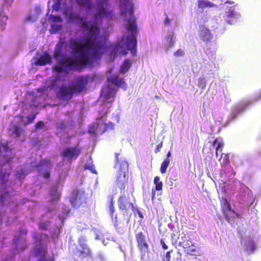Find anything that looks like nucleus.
<instances>
[{"mask_svg": "<svg viewBox=\"0 0 261 261\" xmlns=\"http://www.w3.org/2000/svg\"><path fill=\"white\" fill-rule=\"evenodd\" d=\"M115 15L113 10H108L99 6L94 14V20L88 22L84 20L81 27L88 31L87 35L82 39H71L69 47L72 53L76 56L75 58L64 56L59 60L53 69L57 72H66L68 69L77 70L90 66L93 62H99L106 46L100 41H96L100 34L99 27L102 18L112 20Z\"/></svg>", "mask_w": 261, "mask_h": 261, "instance_id": "1", "label": "nucleus"}, {"mask_svg": "<svg viewBox=\"0 0 261 261\" xmlns=\"http://www.w3.org/2000/svg\"><path fill=\"white\" fill-rule=\"evenodd\" d=\"M119 10L120 15L124 17L127 22V29L132 33L126 38L127 49L130 51L133 56H136L137 41V26L136 19L134 14V4L132 0H120Z\"/></svg>", "mask_w": 261, "mask_h": 261, "instance_id": "2", "label": "nucleus"}, {"mask_svg": "<svg viewBox=\"0 0 261 261\" xmlns=\"http://www.w3.org/2000/svg\"><path fill=\"white\" fill-rule=\"evenodd\" d=\"M120 153H115V166L119 167L116 180V185L120 190L121 193L124 192L126 185L128 182V178L126 173L128 168V163L125 159L119 158Z\"/></svg>", "mask_w": 261, "mask_h": 261, "instance_id": "3", "label": "nucleus"}, {"mask_svg": "<svg viewBox=\"0 0 261 261\" xmlns=\"http://www.w3.org/2000/svg\"><path fill=\"white\" fill-rule=\"evenodd\" d=\"M52 166V163L49 160L44 159L40 161L39 163H36L35 161L31 162L32 169L30 170L26 169L25 168H22L21 169V173L18 172L15 174L16 176L18 179H21L30 172L33 168H36L38 172H41L44 171L42 173V176L45 179H48L50 177V171Z\"/></svg>", "mask_w": 261, "mask_h": 261, "instance_id": "4", "label": "nucleus"}, {"mask_svg": "<svg viewBox=\"0 0 261 261\" xmlns=\"http://www.w3.org/2000/svg\"><path fill=\"white\" fill-rule=\"evenodd\" d=\"M136 200L133 194H126L125 192L121 193L118 198V206L124 217L132 216L129 210H134Z\"/></svg>", "mask_w": 261, "mask_h": 261, "instance_id": "5", "label": "nucleus"}, {"mask_svg": "<svg viewBox=\"0 0 261 261\" xmlns=\"http://www.w3.org/2000/svg\"><path fill=\"white\" fill-rule=\"evenodd\" d=\"M70 202L74 208L84 207L87 203L85 192L77 188L74 189L70 199Z\"/></svg>", "mask_w": 261, "mask_h": 261, "instance_id": "6", "label": "nucleus"}, {"mask_svg": "<svg viewBox=\"0 0 261 261\" xmlns=\"http://www.w3.org/2000/svg\"><path fill=\"white\" fill-rule=\"evenodd\" d=\"M81 152V150L79 147L67 146L63 148L61 152V155L68 162L71 163L73 160L77 159Z\"/></svg>", "mask_w": 261, "mask_h": 261, "instance_id": "7", "label": "nucleus"}, {"mask_svg": "<svg viewBox=\"0 0 261 261\" xmlns=\"http://www.w3.org/2000/svg\"><path fill=\"white\" fill-rule=\"evenodd\" d=\"M47 253V245L45 243H39L34 249V255L41 256L38 261H54V257L47 258L45 257Z\"/></svg>", "mask_w": 261, "mask_h": 261, "instance_id": "8", "label": "nucleus"}, {"mask_svg": "<svg viewBox=\"0 0 261 261\" xmlns=\"http://www.w3.org/2000/svg\"><path fill=\"white\" fill-rule=\"evenodd\" d=\"M106 119H103L102 118L97 119V126L96 130L97 133L102 134L106 132L113 130L114 129V123L112 122L108 123H105L104 121Z\"/></svg>", "mask_w": 261, "mask_h": 261, "instance_id": "9", "label": "nucleus"}, {"mask_svg": "<svg viewBox=\"0 0 261 261\" xmlns=\"http://www.w3.org/2000/svg\"><path fill=\"white\" fill-rule=\"evenodd\" d=\"M135 236L138 246L141 250H147L149 245L146 241L145 236L142 231L135 230Z\"/></svg>", "mask_w": 261, "mask_h": 261, "instance_id": "10", "label": "nucleus"}, {"mask_svg": "<svg viewBox=\"0 0 261 261\" xmlns=\"http://www.w3.org/2000/svg\"><path fill=\"white\" fill-rule=\"evenodd\" d=\"M74 92L72 87L62 86L59 90V97L63 100H69L72 98Z\"/></svg>", "mask_w": 261, "mask_h": 261, "instance_id": "11", "label": "nucleus"}, {"mask_svg": "<svg viewBox=\"0 0 261 261\" xmlns=\"http://www.w3.org/2000/svg\"><path fill=\"white\" fill-rule=\"evenodd\" d=\"M221 207L224 218L228 222L230 223V217H233V215L230 216L229 214V212L232 210L230 202L226 198H222L221 201Z\"/></svg>", "mask_w": 261, "mask_h": 261, "instance_id": "12", "label": "nucleus"}, {"mask_svg": "<svg viewBox=\"0 0 261 261\" xmlns=\"http://www.w3.org/2000/svg\"><path fill=\"white\" fill-rule=\"evenodd\" d=\"M10 152L11 149L9 147L7 143H0V154L4 156L6 163L10 164V160L11 159H15V160L17 162L18 159L16 158H14V156L8 158V155L9 154L5 153H10Z\"/></svg>", "mask_w": 261, "mask_h": 261, "instance_id": "13", "label": "nucleus"}, {"mask_svg": "<svg viewBox=\"0 0 261 261\" xmlns=\"http://www.w3.org/2000/svg\"><path fill=\"white\" fill-rule=\"evenodd\" d=\"M116 90L112 86L106 85L102 87L101 91V96L105 99L113 98L116 93Z\"/></svg>", "mask_w": 261, "mask_h": 261, "instance_id": "14", "label": "nucleus"}, {"mask_svg": "<svg viewBox=\"0 0 261 261\" xmlns=\"http://www.w3.org/2000/svg\"><path fill=\"white\" fill-rule=\"evenodd\" d=\"M88 84V80L86 77L80 76L77 79L73 87H72L74 92L79 93L84 90Z\"/></svg>", "mask_w": 261, "mask_h": 261, "instance_id": "15", "label": "nucleus"}, {"mask_svg": "<svg viewBox=\"0 0 261 261\" xmlns=\"http://www.w3.org/2000/svg\"><path fill=\"white\" fill-rule=\"evenodd\" d=\"M87 239L85 237L82 236L79 238V244L82 250L79 252L81 254L85 255L86 256H91L92 254L90 249L86 244Z\"/></svg>", "mask_w": 261, "mask_h": 261, "instance_id": "16", "label": "nucleus"}, {"mask_svg": "<svg viewBox=\"0 0 261 261\" xmlns=\"http://www.w3.org/2000/svg\"><path fill=\"white\" fill-rule=\"evenodd\" d=\"M51 63V58L50 55L45 51L42 55L37 59L35 62V64L38 66H43Z\"/></svg>", "mask_w": 261, "mask_h": 261, "instance_id": "17", "label": "nucleus"}, {"mask_svg": "<svg viewBox=\"0 0 261 261\" xmlns=\"http://www.w3.org/2000/svg\"><path fill=\"white\" fill-rule=\"evenodd\" d=\"M9 130L11 136L14 138L19 137L24 132V130L21 128L19 125L14 124H12L10 126Z\"/></svg>", "mask_w": 261, "mask_h": 261, "instance_id": "18", "label": "nucleus"}, {"mask_svg": "<svg viewBox=\"0 0 261 261\" xmlns=\"http://www.w3.org/2000/svg\"><path fill=\"white\" fill-rule=\"evenodd\" d=\"M64 14L68 22L79 23L80 21H82V24L84 20L86 21L85 18L80 17L77 13H73L68 14L67 12H65Z\"/></svg>", "mask_w": 261, "mask_h": 261, "instance_id": "19", "label": "nucleus"}, {"mask_svg": "<svg viewBox=\"0 0 261 261\" xmlns=\"http://www.w3.org/2000/svg\"><path fill=\"white\" fill-rule=\"evenodd\" d=\"M199 36L200 39L206 43L211 42L213 37L211 31L205 28H203L201 30L199 33Z\"/></svg>", "mask_w": 261, "mask_h": 261, "instance_id": "20", "label": "nucleus"}, {"mask_svg": "<svg viewBox=\"0 0 261 261\" xmlns=\"http://www.w3.org/2000/svg\"><path fill=\"white\" fill-rule=\"evenodd\" d=\"M58 185L56 184L51 186L50 196H51L50 201L56 202L60 199L61 196V192L59 191Z\"/></svg>", "mask_w": 261, "mask_h": 261, "instance_id": "21", "label": "nucleus"}, {"mask_svg": "<svg viewBox=\"0 0 261 261\" xmlns=\"http://www.w3.org/2000/svg\"><path fill=\"white\" fill-rule=\"evenodd\" d=\"M184 252L186 254L191 256L200 255V248L196 245V243L193 244L190 246L188 248L186 249Z\"/></svg>", "mask_w": 261, "mask_h": 261, "instance_id": "22", "label": "nucleus"}, {"mask_svg": "<svg viewBox=\"0 0 261 261\" xmlns=\"http://www.w3.org/2000/svg\"><path fill=\"white\" fill-rule=\"evenodd\" d=\"M181 239V240L179 242V246H181L184 248V250L195 243L192 241V240L190 237H187L186 235L182 237Z\"/></svg>", "mask_w": 261, "mask_h": 261, "instance_id": "23", "label": "nucleus"}, {"mask_svg": "<svg viewBox=\"0 0 261 261\" xmlns=\"http://www.w3.org/2000/svg\"><path fill=\"white\" fill-rule=\"evenodd\" d=\"M108 81L117 86H122L125 85V83L123 79L119 77L118 75H113L108 78Z\"/></svg>", "mask_w": 261, "mask_h": 261, "instance_id": "24", "label": "nucleus"}, {"mask_svg": "<svg viewBox=\"0 0 261 261\" xmlns=\"http://www.w3.org/2000/svg\"><path fill=\"white\" fill-rule=\"evenodd\" d=\"M64 44V41L61 40L57 43L54 53V57L55 59H58L61 56Z\"/></svg>", "mask_w": 261, "mask_h": 261, "instance_id": "25", "label": "nucleus"}, {"mask_svg": "<svg viewBox=\"0 0 261 261\" xmlns=\"http://www.w3.org/2000/svg\"><path fill=\"white\" fill-rule=\"evenodd\" d=\"M245 245L246 251L248 253H253L256 249L257 246L256 243L252 240H247L246 241Z\"/></svg>", "mask_w": 261, "mask_h": 261, "instance_id": "26", "label": "nucleus"}, {"mask_svg": "<svg viewBox=\"0 0 261 261\" xmlns=\"http://www.w3.org/2000/svg\"><path fill=\"white\" fill-rule=\"evenodd\" d=\"M132 66V63L130 59H126L123 64L121 65L120 72L122 74L126 73Z\"/></svg>", "mask_w": 261, "mask_h": 261, "instance_id": "27", "label": "nucleus"}, {"mask_svg": "<svg viewBox=\"0 0 261 261\" xmlns=\"http://www.w3.org/2000/svg\"><path fill=\"white\" fill-rule=\"evenodd\" d=\"M197 2L198 8L201 9L213 7L214 6L213 3L207 0H198Z\"/></svg>", "mask_w": 261, "mask_h": 261, "instance_id": "28", "label": "nucleus"}, {"mask_svg": "<svg viewBox=\"0 0 261 261\" xmlns=\"http://www.w3.org/2000/svg\"><path fill=\"white\" fill-rule=\"evenodd\" d=\"M76 2L79 6L85 7L88 10L91 9L92 7L91 0H76Z\"/></svg>", "mask_w": 261, "mask_h": 261, "instance_id": "29", "label": "nucleus"}, {"mask_svg": "<svg viewBox=\"0 0 261 261\" xmlns=\"http://www.w3.org/2000/svg\"><path fill=\"white\" fill-rule=\"evenodd\" d=\"M170 164L169 159H165L161 164L160 167V172L162 174H164L167 171V169Z\"/></svg>", "mask_w": 261, "mask_h": 261, "instance_id": "30", "label": "nucleus"}, {"mask_svg": "<svg viewBox=\"0 0 261 261\" xmlns=\"http://www.w3.org/2000/svg\"><path fill=\"white\" fill-rule=\"evenodd\" d=\"M153 182L155 185V189L156 191H160L162 190L163 182L161 181L160 177L159 176L154 177Z\"/></svg>", "mask_w": 261, "mask_h": 261, "instance_id": "31", "label": "nucleus"}, {"mask_svg": "<svg viewBox=\"0 0 261 261\" xmlns=\"http://www.w3.org/2000/svg\"><path fill=\"white\" fill-rule=\"evenodd\" d=\"M219 161L222 164L226 165L229 163V153H222Z\"/></svg>", "mask_w": 261, "mask_h": 261, "instance_id": "32", "label": "nucleus"}, {"mask_svg": "<svg viewBox=\"0 0 261 261\" xmlns=\"http://www.w3.org/2000/svg\"><path fill=\"white\" fill-rule=\"evenodd\" d=\"M65 2L66 0H56L53 6V10L58 11L61 8L62 5L65 4Z\"/></svg>", "mask_w": 261, "mask_h": 261, "instance_id": "33", "label": "nucleus"}, {"mask_svg": "<svg viewBox=\"0 0 261 261\" xmlns=\"http://www.w3.org/2000/svg\"><path fill=\"white\" fill-rule=\"evenodd\" d=\"M109 208L110 214L112 216L115 211L114 201L113 199V197L112 196H111V199L110 201Z\"/></svg>", "mask_w": 261, "mask_h": 261, "instance_id": "34", "label": "nucleus"}, {"mask_svg": "<svg viewBox=\"0 0 261 261\" xmlns=\"http://www.w3.org/2000/svg\"><path fill=\"white\" fill-rule=\"evenodd\" d=\"M57 128L58 129H62L66 128L67 125L63 120H58L56 122Z\"/></svg>", "mask_w": 261, "mask_h": 261, "instance_id": "35", "label": "nucleus"}, {"mask_svg": "<svg viewBox=\"0 0 261 261\" xmlns=\"http://www.w3.org/2000/svg\"><path fill=\"white\" fill-rule=\"evenodd\" d=\"M198 85L202 89H204L206 86V82L203 77H200L198 81Z\"/></svg>", "mask_w": 261, "mask_h": 261, "instance_id": "36", "label": "nucleus"}, {"mask_svg": "<svg viewBox=\"0 0 261 261\" xmlns=\"http://www.w3.org/2000/svg\"><path fill=\"white\" fill-rule=\"evenodd\" d=\"M48 223L47 221L41 222L39 223V228L41 229L46 230L47 229Z\"/></svg>", "mask_w": 261, "mask_h": 261, "instance_id": "37", "label": "nucleus"}, {"mask_svg": "<svg viewBox=\"0 0 261 261\" xmlns=\"http://www.w3.org/2000/svg\"><path fill=\"white\" fill-rule=\"evenodd\" d=\"M44 127H45L44 122L42 121H39L36 123L35 125V130H38L39 129H41Z\"/></svg>", "mask_w": 261, "mask_h": 261, "instance_id": "38", "label": "nucleus"}, {"mask_svg": "<svg viewBox=\"0 0 261 261\" xmlns=\"http://www.w3.org/2000/svg\"><path fill=\"white\" fill-rule=\"evenodd\" d=\"M134 214H135V213H137V214L138 215L139 217L141 219H143L144 218L143 215L142 213L140 211V210L135 205L134 210H132Z\"/></svg>", "mask_w": 261, "mask_h": 261, "instance_id": "39", "label": "nucleus"}, {"mask_svg": "<svg viewBox=\"0 0 261 261\" xmlns=\"http://www.w3.org/2000/svg\"><path fill=\"white\" fill-rule=\"evenodd\" d=\"M50 16L51 17V20L53 22H61L62 21V19L61 17L59 16L50 15Z\"/></svg>", "mask_w": 261, "mask_h": 261, "instance_id": "40", "label": "nucleus"}, {"mask_svg": "<svg viewBox=\"0 0 261 261\" xmlns=\"http://www.w3.org/2000/svg\"><path fill=\"white\" fill-rule=\"evenodd\" d=\"M37 115V113H36L33 116H28L27 117L28 119V122L29 123H32L33 122L35 119L36 118Z\"/></svg>", "mask_w": 261, "mask_h": 261, "instance_id": "41", "label": "nucleus"}, {"mask_svg": "<svg viewBox=\"0 0 261 261\" xmlns=\"http://www.w3.org/2000/svg\"><path fill=\"white\" fill-rule=\"evenodd\" d=\"M85 169H88V170H90L94 174H97L96 170H95V167H94V165H89V166H85Z\"/></svg>", "mask_w": 261, "mask_h": 261, "instance_id": "42", "label": "nucleus"}, {"mask_svg": "<svg viewBox=\"0 0 261 261\" xmlns=\"http://www.w3.org/2000/svg\"><path fill=\"white\" fill-rule=\"evenodd\" d=\"M184 55V52L181 49H178L175 53L174 54V56L175 57H181Z\"/></svg>", "mask_w": 261, "mask_h": 261, "instance_id": "43", "label": "nucleus"}, {"mask_svg": "<svg viewBox=\"0 0 261 261\" xmlns=\"http://www.w3.org/2000/svg\"><path fill=\"white\" fill-rule=\"evenodd\" d=\"M163 141H161L157 146L156 147H155V148L154 149V152L155 153H158L160 151V150L163 147Z\"/></svg>", "mask_w": 261, "mask_h": 261, "instance_id": "44", "label": "nucleus"}, {"mask_svg": "<svg viewBox=\"0 0 261 261\" xmlns=\"http://www.w3.org/2000/svg\"><path fill=\"white\" fill-rule=\"evenodd\" d=\"M229 214L230 216H231V215L233 216V217H231L230 218L234 217V216H236L238 218H240L241 217V215L239 214H238L237 212H236L232 209L231 210V211H230L229 212Z\"/></svg>", "mask_w": 261, "mask_h": 261, "instance_id": "45", "label": "nucleus"}, {"mask_svg": "<svg viewBox=\"0 0 261 261\" xmlns=\"http://www.w3.org/2000/svg\"><path fill=\"white\" fill-rule=\"evenodd\" d=\"M223 147V144L221 142H219L216 147V156H218V152L219 151H221Z\"/></svg>", "mask_w": 261, "mask_h": 261, "instance_id": "46", "label": "nucleus"}, {"mask_svg": "<svg viewBox=\"0 0 261 261\" xmlns=\"http://www.w3.org/2000/svg\"><path fill=\"white\" fill-rule=\"evenodd\" d=\"M171 255L169 254V252H166L164 257L163 258V261H170Z\"/></svg>", "mask_w": 261, "mask_h": 261, "instance_id": "47", "label": "nucleus"}, {"mask_svg": "<svg viewBox=\"0 0 261 261\" xmlns=\"http://www.w3.org/2000/svg\"><path fill=\"white\" fill-rule=\"evenodd\" d=\"M160 243L162 246V247L165 250H166L168 248V246L166 244V243H165V241H164V240L163 239H161L160 240Z\"/></svg>", "mask_w": 261, "mask_h": 261, "instance_id": "48", "label": "nucleus"}, {"mask_svg": "<svg viewBox=\"0 0 261 261\" xmlns=\"http://www.w3.org/2000/svg\"><path fill=\"white\" fill-rule=\"evenodd\" d=\"M164 23L165 25H168L170 23V20L167 16H166L165 19Z\"/></svg>", "mask_w": 261, "mask_h": 261, "instance_id": "49", "label": "nucleus"}, {"mask_svg": "<svg viewBox=\"0 0 261 261\" xmlns=\"http://www.w3.org/2000/svg\"><path fill=\"white\" fill-rule=\"evenodd\" d=\"M171 156V152L170 151H169L167 154V158L166 159H169V158Z\"/></svg>", "mask_w": 261, "mask_h": 261, "instance_id": "50", "label": "nucleus"}, {"mask_svg": "<svg viewBox=\"0 0 261 261\" xmlns=\"http://www.w3.org/2000/svg\"><path fill=\"white\" fill-rule=\"evenodd\" d=\"M218 142V139H215L214 141H213V144H216V143H217Z\"/></svg>", "mask_w": 261, "mask_h": 261, "instance_id": "51", "label": "nucleus"}, {"mask_svg": "<svg viewBox=\"0 0 261 261\" xmlns=\"http://www.w3.org/2000/svg\"><path fill=\"white\" fill-rule=\"evenodd\" d=\"M168 39H170V41H172V36L171 35H169L168 37Z\"/></svg>", "mask_w": 261, "mask_h": 261, "instance_id": "52", "label": "nucleus"}, {"mask_svg": "<svg viewBox=\"0 0 261 261\" xmlns=\"http://www.w3.org/2000/svg\"><path fill=\"white\" fill-rule=\"evenodd\" d=\"M17 239L16 238H15L14 240H13V242L16 245L17 244Z\"/></svg>", "mask_w": 261, "mask_h": 261, "instance_id": "53", "label": "nucleus"}, {"mask_svg": "<svg viewBox=\"0 0 261 261\" xmlns=\"http://www.w3.org/2000/svg\"><path fill=\"white\" fill-rule=\"evenodd\" d=\"M167 252H169V254L171 255V253H172V252H173V250L171 249V250L168 251Z\"/></svg>", "mask_w": 261, "mask_h": 261, "instance_id": "54", "label": "nucleus"}, {"mask_svg": "<svg viewBox=\"0 0 261 261\" xmlns=\"http://www.w3.org/2000/svg\"><path fill=\"white\" fill-rule=\"evenodd\" d=\"M152 193H153V195L154 196L155 195V192L153 190H152Z\"/></svg>", "mask_w": 261, "mask_h": 261, "instance_id": "55", "label": "nucleus"}, {"mask_svg": "<svg viewBox=\"0 0 261 261\" xmlns=\"http://www.w3.org/2000/svg\"><path fill=\"white\" fill-rule=\"evenodd\" d=\"M126 54H127V52H126V51H124V55H126Z\"/></svg>", "mask_w": 261, "mask_h": 261, "instance_id": "56", "label": "nucleus"}, {"mask_svg": "<svg viewBox=\"0 0 261 261\" xmlns=\"http://www.w3.org/2000/svg\"><path fill=\"white\" fill-rule=\"evenodd\" d=\"M236 109H237V108H236V107H235V108H234V111H236Z\"/></svg>", "mask_w": 261, "mask_h": 261, "instance_id": "57", "label": "nucleus"}]
</instances>
